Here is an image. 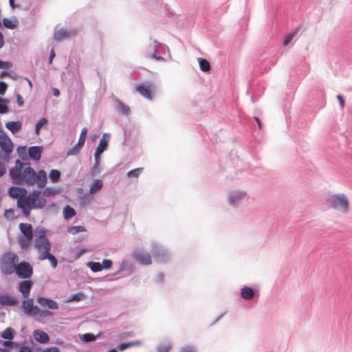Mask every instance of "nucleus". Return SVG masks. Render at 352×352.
<instances>
[{
    "instance_id": "obj_17",
    "label": "nucleus",
    "mask_w": 352,
    "mask_h": 352,
    "mask_svg": "<svg viewBox=\"0 0 352 352\" xmlns=\"http://www.w3.org/2000/svg\"><path fill=\"white\" fill-rule=\"evenodd\" d=\"M17 207L20 208L23 214V215L27 217L30 214V211L32 208H34L32 205L30 204V201L28 197H25L23 199H19L17 200Z\"/></svg>"
},
{
    "instance_id": "obj_24",
    "label": "nucleus",
    "mask_w": 352,
    "mask_h": 352,
    "mask_svg": "<svg viewBox=\"0 0 352 352\" xmlns=\"http://www.w3.org/2000/svg\"><path fill=\"white\" fill-rule=\"evenodd\" d=\"M124 270H127L129 274H132L134 272L133 264L129 260H123L120 264L118 271L114 273V275H118Z\"/></svg>"
},
{
    "instance_id": "obj_4",
    "label": "nucleus",
    "mask_w": 352,
    "mask_h": 352,
    "mask_svg": "<svg viewBox=\"0 0 352 352\" xmlns=\"http://www.w3.org/2000/svg\"><path fill=\"white\" fill-rule=\"evenodd\" d=\"M19 227L22 234L19 237L18 243L22 249L25 250L30 246L33 238V228L31 224L25 223H21Z\"/></svg>"
},
{
    "instance_id": "obj_58",
    "label": "nucleus",
    "mask_w": 352,
    "mask_h": 352,
    "mask_svg": "<svg viewBox=\"0 0 352 352\" xmlns=\"http://www.w3.org/2000/svg\"><path fill=\"white\" fill-rule=\"evenodd\" d=\"M49 261L50 262L51 266L52 268L55 269L58 266V259L56 258V256L53 254H52L48 258Z\"/></svg>"
},
{
    "instance_id": "obj_49",
    "label": "nucleus",
    "mask_w": 352,
    "mask_h": 352,
    "mask_svg": "<svg viewBox=\"0 0 352 352\" xmlns=\"http://www.w3.org/2000/svg\"><path fill=\"white\" fill-rule=\"evenodd\" d=\"M85 297V294L82 292H79L76 294L70 295L68 298L67 302L72 301H80Z\"/></svg>"
},
{
    "instance_id": "obj_55",
    "label": "nucleus",
    "mask_w": 352,
    "mask_h": 352,
    "mask_svg": "<svg viewBox=\"0 0 352 352\" xmlns=\"http://www.w3.org/2000/svg\"><path fill=\"white\" fill-rule=\"evenodd\" d=\"M58 192V190L56 188H46L43 191V195L44 196H52L56 195Z\"/></svg>"
},
{
    "instance_id": "obj_61",
    "label": "nucleus",
    "mask_w": 352,
    "mask_h": 352,
    "mask_svg": "<svg viewBox=\"0 0 352 352\" xmlns=\"http://www.w3.org/2000/svg\"><path fill=\"white\" fill-rule=\"evenodd\" d=\"M87 250L85 248H80L78 249L74 255V258L76 260L78 259L82 254L86 252Z\"/></svg>"
},
{
    "instance_id": "obj_43",
    "label": "nucleus",
    "mask_w": 352,
    "mask_h": 352,
    "mask_svg": "<svg viewBox=\"0 0 352 352\" xmlns=\"http://www.w3.org/2000/svg\"><path fill=\"white\" fill-rule=\"evenodd\" d=\"M87 265L93 272H98L102 270V265L99 262L89 261Z\"/></svg>"
},
{
    "instance_id": "obj_29",
    "label": "nucleus",
    "mask_w": 352,
    "mask_h": 352,
    "mask_svg": "<svg viewBox=\"0 0 352 352\" xmlns=\"http://www.w3.org/2000/svg\"><path fill=\"white\" fill-rule=\"evenodd\" d=\"M115 103L116 104V109L120 113H122L125 116H128L130 113V108L129 106L123 103L120 100L116 98L115 99Z\"/></svg>"
},
{
    "instance_id": "obj_28",
    "label": "nucleus",
    "mask_w": 352,
    "mask_h": 352,
    "mask_svg": "<svg viewBox=\"0 0 352 352\" xmlns=\"http://www.w3.org/2000/svg\"><path fill=\"white\" fill-rule=\"evenodd\" d=\"M6 127L14 134L21 129L22 122L19 120L10 121L6 123Z\"/></svg>"
},
{
    "instance_id": "obj_52",
    "label": "nucleus",
    "mask_w": 352,
    "mask_h": 352,
    "mask_svg": "<svg viewBox=\"0 0 352 352\" xmlns=\"http://www.w3.org/2000/svg\"><path fill=\"white\" fill-rule=\"evenodd\" d=\"M87 131H88V130L86 127L83 128L80 132V136H79V138L78 140V142H80L83 146L85 142Z\"/></svg>"
},
{
    "instance_id": "obj_53",
    "label": "nucleus",
    "mask_w": 352,
    "mask_h": 352,
    "mask_svg": "<svg viewBox=\"0 0 352 352\" xmlns=\"http://www.w3.org/2000/svg\"><path fill=\"white\" fill-rule=\"evenodd\" d=\"M34 234L36 238L46 237V230L43 228L37 227Z\"/></svg>"
},
{
    "instance_id": "obj_40",
    "label": "nucleus",
    "mask_w": 352,
    "mask_h": 352,
    "mask_svg": "<svg viewBox=\"0 0 352 352\" xmlns=\"http://www.w3.org/2000/svg\"><path fill=\"white\" fill-rule=\"evenodd\" d=\"M48 124V120L46 118L40 119L36 124L35 133L36 135L40 133V131L43 127H46Z\"/></svg>"
},
{
    "instance_id": "obj_27",
    "label": "nucleus",
    "mask_w": 352,
    "mask_h": 352,
    "mask_svg": "<svg viewBox=\"0 0 352 352\" xmlns=\"http://www.w3.org/2000/svg\"><path fill=\"white\" fill-rule=\"evenodd\" d=\"M34 307L32 298H28L23 301L22 309L23 312L26 314L32 315Z\"/></svg>"
},
{
    "instance_id": "obj_37",
    "label": "nucleus",
    "mask_w": 352,
    "mask_h": 352,
    "mask_svg": "<svg viewBox=\"0 0 352 352\" xmlns=\"http://www.w3.org/2000/svg\"><path fill=\"white\" fill-rule=\"evenodd\" d=\"M100 160L98 158H94V164L90 169V174L92 177L97 176L100 173Z\"/></svg>"
},
{
    "instance_id": "obj_26",
    "label": "nucleus",
    "mask_w": 352,
    "mask_h": 352,
    "mask_svg": "<svg viewBox=\"0 0 352 352\" xmlns=\"http://www.w3.org/2000/svg\"><path fill=\"white\" fill-rule=\"evenodd\" d=\"M18 302L19 300L16 298L10 296L8 294L0 296V303L3 305L13 306L16 305Z\"/></svg>"
},
{
    "instance_id": "obj_16",
    "label": "nucleus",
    "mask_w": 352,
    "mask_h": 352,
    "mask_svg": "<svg viewBox=\"0 0 352 352\" xmlns=\"http://www.w3.org/2000/svg\"><path fill=\"white\" fill-rule=\"evenodd\" d=\"M37 302L40 305L50 309H58L59 307L58 303L56 300L48 297L38 296Z\"/></svg>"
},
{
    "instance_id": "obj_2",
    "label": "nucleus",
    "mask_w": 352,
    "mask_h": 352,
    "mask_svg": "<svg viewBox=\"0 0 352 352\" xmlns=\"http://www.w3.org/2000/svg\"><path fill=\"white\" fill-rule=\"evenodd\" d=\"M327 203L335 210L341 211L344 213L349 210V201L347 197L343 193L330 195L327 199Z\"/></svg>"
},
{
    "instance_id": "obj_32",
    "label": "nucleus",
    "mask_w": 352,
    "mask_h": 352,
    "mask_svg": "<svg viewBox=\"0 0 352 352\" xmlns=\"http://www.w3.org/2000/svg\"><path fill=\"white\" fill-rule=\"evenodd\" d=\"M63 214L65 219L69 220L74 217L76 213V210L72 207L69 205H67L63 208Z\"/></svg>"
},
{
    "instance_id": "obj_12",
    "label": "nucleus",
    "mask_w": 352,
    "mask_h": 352,
    "mask_svg": "<svg viewBox=\"0 0 352 352\" xmlns=\"http://www.w3.org/2000/svg\"><path fill=\"white\" fill-rule=\"evenodd\" d=\"M300 28L296 27L292 32L285 35L283 41V45L285 47H292L293 46L295 41L298 39L300 34Z\"/></svg>"
},
{
    "instance_id": "obj_47",
    "label": "nucleus",
    "mask_w": 352,
    "mask_h": 352,
    "mask_svg": "<svg viewBox=\"0 0 352 352\" xmlns=\"http://www.w3.org/2000/svg\"><path fill=\"white\" fill-rule=\"evenodd\" d=\"M78 337L83 342L89 343L94 341V334L91 333L79 334Z\"/></svg>"
},
{
    "instance_id": "obj_44",
    "label": "nucleus",
    "mask_w": 352,
    "mask_h": 352,
    "mask_svg": "<svg viewBox=\"0 0 352 352\" xmlns=\"http://www.w3.org/2000/svg\"><path fill=\"white\" fill-rule=\"evenodd\" d=\"M8 104V100L0 98V114L3 115L9 111Z\"/></svg>"
},
{
    "instance_id": "obj_63",
    "label": "nucleus",
    "mask_w": 352,
    "mask_h": 352,
    "mask_svg": "<svg viewBox=\"0 0 352 352\" xmlns=\"http://www.w3.org/2000/svg\"><path fill=\"white\" fill-rule=\"evenodd\" d=\"M16 103H17L19 107L23 106L24 100H23V97L19 94H17L16 95Z\"/></svg>"
},
{
    "instance_id": "obj_3",
    "label": "nucleus",
    "mask_w": 352,
    "mask_h": 352,
    "mask_svg": "<svg viewBox=\"0 0 352 352\" xmlns=\"http://www.w3.org/2000/svg\"><path fill=\"white\" fill-rule=\"evenodd\" d=\"M12 182L15 184H21L23 182L28 186H33L36 183V171L30 164Z\"/></svg>"
},
{
    "instance_id": "obj_50",
    "label": "nucleus",
    "mask_w": 352,
    "mask_h": 352,
    "mask_svg": "<svg viewBox=\"0 0 352 352\" xmlns=\"http://www.w3.org/2000/svg\"><path fill=\"white\" fill-rule=\"evenodd\" d=\"M143 170V168H137L129 171L126 175L128 177H138L142 171Z\"/></svg>"
},
{
    "instance_id": "obj_39",
    "label": "nucleus",
    "mask_w": 352,
    "mask_h": 352,
    "mask_svg": "<svg viewBox=\"0 0 352 352\" xmlns=\"http://www.w3.org/2000/svg\"><path fill=\"white\" fill-rule=\"evenodd\" d=\"M60 172L56 169H52L49 174V178L52 183L58 182L60 179Z\"/></svg>"
},
{
    "instance_id": "obj_22",
    "label": "nucleus",
    "mask_w": 352,
    "mask_h": 352,
    "mask_svg": "<svg viewBox=\"0 0 352 352\" xmlns=\"http://www.w3.org/2000/svg\"><path fill=\"white\" fill-rule=\"evenodd\" d=\"M47 182V173L44 170H39L36 173V183L38 188H43Z\"/></svg>"
},
{
    "instance_id": "obj_31",
    "label": "nucleus",
    "mask_w": 352,
    "mask_h": 352,
    "mask_svg": "<svg viewBox=\"0 0 352 352\" xmlns=\"http://www.w3.org/2000/svg\"><path fill=\"white\" fill-rule=\"evenodd\" d=\"M52 245L38 249L39 252L38 259L41 261L47 259L52 254L50 253Z\"/></svg>"
},
{
    "instance_id": "obj_54",
    "label": "nucleus",
    "mask_w": 352,
    "mask_h": 352,
    "mask_svg": "<svg viewBox=\"0 0 352 352\" xmlns=\"http://www.w3.org/2000/svg\"><path fill=\"white\" fill-rule=\"evenodd\" d=\"M101 265L102 270H109L112 267L113 262L111 259L105 258L102 260Z\"/></svg>"
},
{
    "instance_id": "obj_5",
    "label": "nucleus",
    "mask_w": 352,
    "mask_h": 352,
    "mask_svg": "<svg viewBox=\"0 0 352 352\" xmlns=\"http://www.w3.org/2000/svg\"><path fill=\"white\" fill-rule=\"evenodd\" d=\"M0 148L3 154L0 153V159L8 162L10 154L13 151V143L3 129H0Z\"/></svg>"
},
{
    "instance_id": "obj_25",
    "label": "nucleus",
    "mask_w": 352,
    "mask_h": 352,
    "mask_svg": "<svg viewBox=\"0 0 352 352\" xmlns=\"http://www.w3.org/2000/svg\"><path fill=\"white\" fill-rule=\"evenodd\" d=\"M2 23L5 28L14 30L19 25V20L15 16H13L10 19L3 18Z\"/></svg>"
},
{
    "instance_id": "obj_14",
    "label": "nucleus",
    "mask_w": 352,
    "mask_h": 352,
    "mask_svg": "<svg viewBox=\"0 0 352 352\" xmlns=\"http://www.w3.org/2000/svg\"><path fill=\"white\" fill-rule=\"evenodd\" d=\"M151 87V85L150 82H144L138 84L135 87V89L141 96L151 100L152 99V89Z\"/></svg>"
},
{
    "instance_id": "obj_7",
    "label": "nucleus",
    "mask_w": 352,
    "mask_h": 352,
    "mask_svg": "<svg viewBox=\"0 0 352 352\" xmlns=\"http://www.w3.org/2000/svg\"><path fill=\"white\" fill-rule=\"evenodd\" d=\"M247 199V193L243 190L230 191L227 195L228 205L232 208H237Z\"/></svg>"
},
{
    "instance_id": "obj_11",
    "label": "nucleus",
    "mask_w": 352,
    "mask_h": 352,
    "mask_svg": "<svg viewBox=\"0 0 352 352\" xmlns=\"http://www.w3.org/2000/svg\"><path fill=\"white\" fill-rule=\"evenodd\" d=\"M8 192L12 198L19 200L27 197L28 191L23 187L12 186L9 188Z\"/></svg>"
},
{
    "instance_id": "obj_30",
    "label": "nucleus",
    "mask_w": 352,
    "mask_h": 352,
    "mask_svg": "<svg viewBox=\"0 0 352 352\" xmlns=\"http://www.w3.org/2000/svg\"><path fill=\"white\" fill-rule=\"evenodd\" d=\"M32 315L38 316L39 318H43L46 316H52L54 315V312L46 309H41L38 307V306H35Z\"/></svg>"
},
{
    "instance_id": "obj_1",
    "label": "nucleus",
    "mask_w": 352,
    "mask_h": 352,
    "mask_svg": "<svg viewBox=\"0 0 352 352\" xmlns=\"http://www.w3.org/2000/svg\"><path fill=\"white\" fill-rule=\"evenodd\" d=\"M19 261V258L16 253L10 251L5 252L0 258V270L1 273L3 275H10L14 273Z\"/></svg>"
},
{
    "instance_id": "obj_21",
    "label": "nucleus",
    "mask_w": 352,
    "mask_h": 352,
    "mask_svg": "<svg viewBox=\"0 0 352 352\" xmlns=\"http://www.w3.org/2000/svg\"><path fill=\"white\" fill-rule=\"evenodd\" d=\"M35 340L41 344H46L50 342V336L44 331L36 329L33 331Z\"/></svg>"
},
{
    "instance_id": "obj_23",
    "label": "nucleus",
    "mask_w": 352,
    "mask_h": 352,
    "mask_svg": "<svg viewBox=\"0 0 352 352\" xmlns=\"http://www.w3.org/2000/svg\"><path fill=\"white\" fill-rule=\"evenodd\" d=\"M255 294V291L251 287L244 286L241 289V297L245 300L253 299Z\"/></svg>"
},
{
    "instance_id": "obj_56",
    "label": "nucleus",
    "mask_w": 352,
    "mask_h": 352,
    "mask_svg": "<svg viewBox=\"0 0 352 352\" xmlns=\"http://www.w3.org/2000/svg\"><path fill=\"white\" fill-rule=\"evenodd\" d=\"M37 204L36 205H34V208H43L46 204V200L43 197H40Z\"/></svg>"
},
{
    "instance_id": "obj_36",
    "label": "nucleus",
    "mask_w": 352,
    "mask_h": 352,
    "mask_svg": "<svg viewBox=\"0 0 352 352\" xmlns=\"http://www.w3.org/2000/svg\"><path fill=\"white\" fill-rule=\"evenodd\" d=\"M102 186H103V182L101 179H95L90 186L89 192L95 193V192H98L99 190H100L102 188Z\"/></svg>"
},
{
    "instance_id": "obj_19",
    "label": "nucleus",
    "mask_w": 352,
    "mask_h": 352,
    "mask_svg": "<svg viewBox=\"0 0 352 352\" xmlns=\"http://www.w3.org/2000/svg\"><path fill=\"white\" fill-rule=\"evenodd\" d=\"M33 283L31 280L24 279L19 284V291L22 294L24 298L30 295Z\"/></svg>"
},
{
    "instance_id": "obj_34",
    "label": "nucleus",
    "mask_w": 352,
    "mask_h": 352,
    "mask_svg": "<svg viewBox=\"0 0 352 352\" xmlns=\"http://www.w3.org/2000/svg\"><path fill=\"white\" fill-rule=\"evenodd\" d=\"M15 335V331L12 327H7L1 333V337L5 340H12Z\"/></svg>"
},
{
    "instance_id": "obj_64",
    "label": "nucleus",
    "mask_w": 352,
    "mask_h": 352,
    "mask_svg": "<svg viewBox=\"0 0 352 352\" xmlns=\"http://www.w3.org/2000/svg\"><path fill=\"white\" fill-rule=\"evenodd\" d=\"M41 352H59V348L57 346H50L45 348Z\"/></svg>"
},
{
    "instance_id": "obj_38",
    "label": "nucleus",
    "mask_w": 352,
    "mask_h": 352,
    "mask_svg": "<svg viewBox=\"0 0 352 352\" xmlns=\"http://www.w3.org/2000/svg\"><path fill=\"white\" fill-rule=\"evenodd\" d=\"M50 245L52 244L46 237L36 238L35 239V246L38 249L45 248Z\"/></svg>"
},
{
    "instance_id": "obj_18",
    "label": "nucleus",
    "mask_w": 352,
    "mask_h": 352,
    "mask_svg": "<svg viewBox=\"0 0 352 352\" xmlns=\"http://www.w3.org/2000/svg\"><path fill=\"white\" fill-rule=\"evenodd\" d=\"M43 153L42 146H32L28 148V160L38 161Z\"/></svg>"
},
{
    "instance_id": "obj_46",
    "label": "nucleus",
    "mask_w": 352,
    "mask_h": 352,
    "mask_svg": "<svg viewBox=\"0 0 352 352\" xmlns=\"http://www.w3.org/2000/svg\"><path fill=\"white\" fill-rule=\"evenodd\" d=\"M0 343L5 347L10 350V349H14L20 346V344L17 342H13L12 340H1Z\"/></svg>"
},
{
    "instance_id": "obj_59",
    "label": "nucleus",
    "mask_w": 352,
    "mask_h": 352,
    "mask_svg": "<svg viewBox=\"0 0 352 352\" xmlns=\"http://www.w3.org/2000/svg\"><path fill=\"white\" fill-rule=\"evenodd\" d=\"M12 67V63L10 61H3L0 59V69H7Z\"/></svg>"
},
{
    "instance_id": "obj_33",
    "label": "nucleus",
    "mask_w": 352,
    "mask_h": 352,
    "mask_svg": "<svg viewBox=\"0 0 352 352\" xmlns=\"http://www.w3.org/2000/svg\"><path fill=\"white\" fill-rule=\"evenodd\" d=\"M16 152L19 155V157L22 161H28V150L27 151L26 146H19L16 148Z\"/></svg>"
},
{
    "instance_id": "obj_51",
    "label": "nucleus",
    "mask_w": 352,
    "mask_h": 352,
    "mask_svg": "<svg viewBox=\"0 0 352 352\" xmlns=\"http://www.w3.org/2000/svg\"><path fill=\"white\" fill-rule=\"evenodd\" d=\"M4 217L8 221H10L14 220V219L15 218L14 210L12 208L6 210L4 212Z\"/></svg>"
},
{
    "instance_id": "obj_45",
    "label": "nucleus",
    "mask_w": 352,
    "mask_h": 352,
    "mask_svg": "<svg viewBox=\"0 0 352 352\" xmlns=\"http://www.w3.org/2000/svg\"><path fill=\"white\" fill-rule=\"evenodd\" d=\"M86 228L83 226H68L67 232L70 234L75 235L81 232H85Z\"/></svg>"
},
{
    "instance_id": "obj_15",
    "label": "nucleus",
    "mask_w": 352,
    "mask_h": 352,
    "mask_svg": "<svg viewBox=\"0 0 352 352\" xmlns=\"http://www.w3.org/2000/svg\"><path fill=\"white\" fill-rule=\"evenodd\" d=\"M30 162H21L19 160L15 161V166L9 170V175L12 180L19 176V174L26 167Z\"/></svg>"
},
{
    "instance_id": "obj_13",
    "label": "nucleus",
    "mask_w": 352,
    "mask_h": 352,
    "mask_svg": "<svg viewBox=\"0 0 352 352\" xmlns=\"http://www.w3.org/2000/svg\"><path fill=\"white\" fill-rule=\"evenodd\" d=\"M106 137H110L109 133H104L102 138L100 140L99 144L94 152V158L100 159V155L107 149L109 140Z\"/></svg>"
},
{
    "instance_id": "obj_41",
    "label": "nucleus",
    "mask_w": 352,
    "mask_h": 352,
    "mask_svg": "<svg viewBox=\"0 0 352 352\" xmlns=\"http://www.w3.org/2000/svg\"><path fill=\"white\" fill-rule=\"evenodd\" d=\"M199 68L202 72H207L210 69V65L208 60L205 58H199L198 59Z\"/></svg>"
},
{
    "instance_id": "obj_57",
    "label": "nucleus",
    "mask_w": 352,
    "mask_h": 352,
    "mask_svg": "<svg viewBox=\"0 0 352 352\" xmlns=\"http://www.w3.org/2000/svg\"><path fill=\"white\" fill-rule=\"evenodd\" d=\"M171 348L170 344H159L157 346L158 352H169Z\"/></svg>"
},
{
    "instance_id": "obj_8",
    "label": "nucleus",
    "mask_w": 352,
    "mask_h": 352,
    "mask_svg": "<svg viewBox=\"0 0 352 352\" xmlns=\"http://www.w3.org/2000/svg\"><path fill=\"white\" fill-rule=\"evenodd\" d=\"M18 278L21 279H28L33 274V267L27 261L19 262L14 272Z\"/></svg>"
},
{
    "instance_id": "obj_9",
    "label": "nucleus",
    "mask_w": 352,
    "mask_h": 352,
    "mask_svg": "<svg viewBox=\"0 0 352 352\" xmlns=\"http://www.w3.org/2000/svg\"><path fill=\"white\" fill-rule=\"evenodd\" d=\"M76 30L73 29H64L60 28L58 30H55L53 34L54 40L56 41H60L65 38H69L74 36L76 34Z\"/></svg>"
},
{
    "instance_id": "obj_48",
    "label": "nucleus",
    "mask_w": 352,
    "mask_h": 352,
    "mask_svg": "<svg viewBox=\"0 0 352 352\" xmlns=\"http://www.w3.org/2000/svg\"><path fill=\"white\" fill-rule=\"evenodd\" d=\"M83 147V145L81 144L80 142H77V144L74 146L72 148H71L68 151L67 155L68 156L69 155H75L79 153L81 148Z\"/></svg>"
},
{
    "instance_id": "obj_60",
    "label": "nucleus",
    "mask_w": 352,
    "mask_h": 352,
    "mask_svg": "<svg viewBox=\"0 0 352 352\" xmlns=\"http://www.w3.org/2000/svg\"><path fill=\"white\" fill-rule=\"evenodd\" d=\"M8 89V85L6 82L1 80L0 81V95L3 96Z\"/></svg>"
},
{
    "instance_id": "obj_10",
    "label": "nucleus",
    "mask_w": 352,
    "mask_h": 352,
    "mask_svg": "<svg viewBox=\"0 0 352 352\" xmlns=\"http://www.w3.org/2000/svg\"><path fill=\"white\" fill-rule=\"evenodd\" d=\"M133 258L143 265H149L152 263L150 254L140 250L133 252Z\"/></svg>"
},
{
    "instance_id": "obj_62",
    "label": "nucleus",
    "mask_w": 352,
    "mask_h": 352,
    "mask_svg": "<svg viewBox=\"0 0 352 352\" xmlns=\"http://www.w3.org/2000/svg\"><path fill=\"white\" fill-rule=\"evenodd\" d=\"M179 352H196V350L192 346H186L182 348Z\"/></svg>"
},
{
    "instance_id": "obj_20",
    "label": "nucleus",
    "mask_w": 352,
    "mask_h": 352,
    "mask_svg": "<svg viewBox=\"0 0 352 352\" xmlns=\"http://www.w3.org/2000/svg\"><path fill=\"white\" fill-rule=\"evenodd\" d=\"M160 47L162 48L166 47V46L164 44H162L155 40V41H154L153 44L150 45L149 48L153 50L152 57L154 59H155L156 60L161 61V60H164V58L160 54H158V47Z\"/></svg>"
},
{
    "instance_id": "obj_6",
    "label": "nucleus",
    "mask_w": 352,
    "mask_h": 352,
    "mask_svg": "<svg viewBox=\"0 0 352 352\" xmlns=\"http://www.w3.org/2000/svg\"><path fill=\"white\" fill-rule=\"evenodd\" d=\"M151 252L154 260L158 263H164L170 258V254L168 250L155 242H153L151 244Z\"/></svg>"
},
{
    "instance_id": "obj_42",
    "label": "nucleus",
    "mask_w": 352,
    "mask_h": 352,
    "mask_svg": "<svg viewBox=\"0 0 352 352\" xmlns=\"http://www.w3.org/2000/svg\"><path fill=\"white\" fill-rule=\"evenodd\" d=\"M140 344V342L139 341H131V342H122L120 344H119L117 346V349L118 351H124L131 346H137V345H139Z\"/></svg>"
},
{
    "instance_id": "obj_35",
    "label": "nucleus",
    "mask_w": 352,
    "mask_h": 352,
    "mask_svg": "<svg viewBox=\"0 0 352 352\" xmlns=\"http://www.w3.org/2000/svg\"><path fill=\"white\" fill-rule=\"evenodd\" d=\"M40 194H41V192L37 190H34L32 193H30L29 195V196L28 197V199H29L30 201V204L32 205V206L34 208V205H36L38 200V199L40 198Z\"/></svg>"
}]
</instances>
